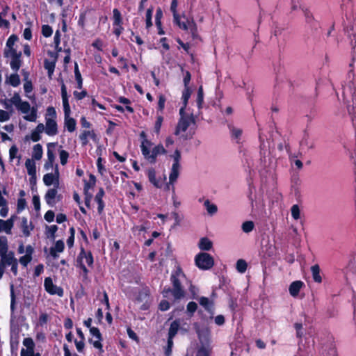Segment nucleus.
<instances>
[{"label": "nucleus", "mask_w": 356, "mask_h": 356, "mask_svg": "<svg viewBox=\"0 0 356 356\" xmlns=\"http://www.w3.org/2000/svg\"><path fill=\"white\" fill-rule=\"evenodd\" d=\"M186 279V275L182 269L178 267L170 275V282L172 287L165 286L162 291V295L165 298L172 296L174 300H179L186 296L184 287L181 284L183 280Z\"/></svg>", "instance_id": "obj_1"}, {"label": "nucleus", "mask_w": 356, "mask_h": 356, "mask_svg": "<svg viewBox=\"0 0 356 356\" xmlns=\"http://www.w3.org/2000/svg\"><path fill=\"white\" fill-rule=\"evenodd\" d=\"M61 97L64 111V124L69 132H73L76 129V122L75 119L70 117L71 108L69 103V96L67 92V88L63 81L61 80Z\"/></svg>", "instance_id": "obj_2"}, {"label": "nucleus", "mask_w": 356, "mask_h": 356, "mask_svg": "<svg viewBox=\"0 0 356 356\" xmlns=\"http://www.w3.org/2000/svg\"><path fill=\"white\" fill-rule=\"evenodd\" d=\"M152 145L153 143L150 140L145 139L141 142L140 149L142 154L145 159H147L150 163H155L156 162L158 155L165 154L167 151L161 144L156 145L152 150L150 151V147Z\"/></svg>", "instance_id": "obj_3"}, {"label": "nucleus", "mask_w": 356, "mask_h": 356, "mask_svg": "<svg viewBox=\"0 0 356 356\" xmlns=\"http://www.w3.org/2000/svg\"><path fill=\"white\" fill-rule=\"evenodd\" d=\"M342 87L343 97L346 98L347 96H351L353 98V104L352 106H348V111L349 115L352 116L353 125L356 127V97H355L356 91L355 86L352 80H350L348 85H343Z\"/></svg>", "instance_id": "obj_4"}, {"label": "nucleus", "mask_w": 356, "mask_h": 356, "mask_svg": "<svg viewBox=\"0 0 356 356\" xmlns=\"http://www.w3.org/2000/svg\"><path fill=\"white\" fill-rule=\"evenodd\" d=\"M173 22L179 29L184 31L190 29L193 38L195 39L197 37V26L193 19L190 21L185 15L180 16L178 15L177 19L173 18Z\"/></svg>", "instance_id": "obj_5"}, {"label": "nucleus", "mask_w": 356, "mask_h": 356, "mask_svg": "<svg viewBox=\"0 0 356 356\" xmlns=\"http://www.w3.org/2000/svg\"><path fill=\"white\" fill-rule=\"evenodd\" d=\"M195 263L198 268L206 270L214 266V259L209 253L200 252L195 257Z\"/></svg>", "instance_id": "obj_6"}, {"label": "nucleus", "mask_w": 356, "mask_h": 356, "mask_svg": "<svg viewBox=\"0 0 356 356\" xmlns=\"http://www.w3.org/2000/svg\"><path fill=\"white\" fill-rule=\"evenodd\" d=\"M17 110L20 111L22 113L26 114L30 111L29 115L24 116V119L29 122H35L37 120V108L35 107L31 108L30 104L26 101H22L19 105L16 107Z\"/></svg>", "instance_id": "obj_7"}, {"label": "nucleus", "mask_w": 356, "mask_h": 356, "mask_svg": "<svg viewBox=\"0 0 356 356\" xmlns=\"http://www.w3.org/2000/svg\"><path fill=\"white\" fill-rule=\"evenodd\" d=\"M47 55L49 56V59L45 58L44 60V67L47 70L48 76L51 79L56 67L57 62V52H53L51 51H47Z\"/></svg>", "instance_id": "obj_8"}, {"label": "nucleus", "mask_w": 356, "mask_h": 356, "mask_svg": "<svg viewBox=\"0 0 356 356\" xmlns=\"http://www.w3.org/2000/svg\"><path fill=\"white\" fill-rule=\"evenodd\" d=\"M44 287L45 291L50 295H57L59 297H63L64 292L63 289L53 283L52 279L50 277H46L44 281Z\"/></svg>", "instance_id": "obj_9"}, {"label": "nucleus", "mask_w": 356, "mask_h": 356, "mask_svg": "<svg viewBox=\"0 0 356 356\" xmlns=\"http://www.w3.org/2000/svg\"><path fill=\"white\" fill-rule=\"evenodd\" d=\"M113 33L116 36H120L122 33L124 28L122 27L123 20L121 13L117 8H114L113 10Z\"/></svg>", "instance_id": "obj_10"}, {"label": "nucleus", "mask_w": 356, "mask_h": 356, "mask_svg": "<svg viewBox=\"0 0 356 356\" xmlns=\"http://www.w3.org/2000/svg\"><path fill=\"white\" fill-rule=\"evenodd\" d=\"M10 49V56H11V61H10V67L15 71L17 72L21 67L22 60H21V52H17L13 47V46H7Z\"/></svg>", "instance_id": "obj_11"}, {"label": "nucleus", "mask_w": 356, "mask_h": 356, "mask_svg": "<svg viewBox=\"0 0 356 356\" xmlns=\"http://www.w3.org/2000/svg\"><path fill=\"white\" fill-rule=\"evenodd\" d=\"M83 259L89 267H93L94 258L90 251H86L84 248L81 247L80 252L76 259L77 264L83 263Z\"/></svg>", "instance_id": "obj_12"}, {"label": "nucleus", "mask_w": 356, "mask_h": 356, "mask_svg": "<svg viewBox=\"0 0 356 356\" xmlns=\"http://www.w3.org/2000/svg\"><path fill=\"white\" fill-rule=\"evenodd\" d=\"M150 296L149 289L148 287L143 288L138 291L137 296L136 297V301L138 302H143L140 307L141 310H146L149 306L147 305V302Z\"/></svg>", "instance_id": "obj_13"}, {"label": "nucleus", "mask_w": 356, "mask_h": 356, "mask_svg": "<svg viewBox=\"0 0 356 356\" xmlns=\"http://www.w3.org/2000/svg\"><path fill=\"white\" fill-rule=\"evenodd\" d=\"M191 122H194L193 117L191 116L190 118L186 117L184 118L181 117L176 127L175 131V135L178 136L180 133V131H186L188 127L190 126V123Z\"/></svg>", "instance_id": "obj_14"}, {"label": "nucleus", "mask_w": 356, "mask_h": 356, "mask_svg": "<svg viewBox=\"0 0 356 356\" xmlns=\"http://www.w3.org/2000/svg\"><path fill=\"white\" fill-rule=\"evenodd\" d=\"M46 126L44 131L48 136H55L58 134V125L56 120L45 117Z\"/></svg>", "instance_id": "obj_15"}, {"label": "nucleus", "mask_w": 356, "mask_h": 356, "mask_svg": "<svg viewBox=\"0 0 356 356\" xmlns=\"http://www.w3.org/2000/svg\"><path fill=\"white\" fill-rule=\"evenodd\" d=\"M58 165H56V175L52 173H47L43 177V181L46 186H51L53 184L56 185V187L58 186Z\"/></svg>", "instance_id": "obj_16"}, {"label": "nucleus", "mask_w": 356, "mask_h": 356, "mask_svg": "<svg viewBox=\"0 0 356 356\" xmlns=\"http://www.w3.org/2000/svg\"><path fill=\"white\" fill-rule=\"evenodd\" d=\"M15 216H12L6 220L0 219V232H5L8 234H11V230L14 226Z\"/></svg>", "instance_id": "obj_17"}, {"label": "nucleus", "mask_w": 356, "mask_h": 356, "mask_svg": "<svg viewBox=\"0 0 356 356\" xmlns=\"http://www.w3.org/2000/svg\"><path fill=\"white\" fill-rule=\"evenodd\" d=\"M51 146H53V147L55 146V143H49L48 144V149H47V160L45 161L44 165V168L46 170H48L53 167L54 162L55 160V154H54V152L50 149V147H51Z\"/></svg>", "instance_id": "obj_18"}, {"label": "nucleus", "mask_w": 356, "mask_h": 356, "mask_svg": "<svg viewBox=\"0 0 356 356\" xmlns=\"http://www.w3.org/2000/svg\"><path fill=\"white\" fill-rule=\"evenodd\" d=\"M1 260L6 266H10L14 263L17 259L15 257L14 252L5 250L4 252H0Z\"/></svg>", "instance_id": "obj_19"}, {"label": "nucleus", "mask_w": 356, "mask_h": 356, "mask_svg": "<svg viewBox=\"0 0 356 356\" xmlns=\"http://www.w3.org/2000/svg\"><path fill=\"white\" fill-rule=\"evenodd\" d=\"M57 193H58L57 187L50 188L47 191V193L44 195V200L46 201V203L49 206L54 207L56 204V202L55 201V198L57 195Z\"/></svg>", "instance_id": "obj_20"}, {"label": "nucleus", "mask_w": 356, "mask_h": 356, "mask_svg": "<svg viewBox=\"0 0 356 356\" xmlns=\"http://www.w3.org/2000/svg\"><path fill=\"white\" fill-rule=\"evenodd\" d=\"M104 195H105L104 190L102 187H101L99 188V191L97 192V193L95 195V200L97 203V205H98L97 211H98L99 214H101L103 212L104 207H105L104 202L103 201V197L104 196Z\"/></svg>", "instance_id": "obj_21"}, {"label": "nucleus", "mask_w": 356, "mask_h": 356, "mask_svg": "<svg viewBox=\"0 0 356 356\" xmlns=\"http://www.w3.org/2000/svg\"><path fill=\"white\" fill-rule=\"evenodd\" d=\"M303 286L304 283L300 280L293 282L289 288L290 295L293 297H296Z\"/></svg>", "instance_id": "obj_22"}, {"label": "nucleus", "mask_w": 356, "mask_h": 356, "mask_svg": "<svg viewBox=\"0 0 356 356\" xmlns=\"http://www.w3.org/2000/svg\"><path fill=\"white\" fill-rule=\"evenodd\" d=\"M199 303L211 315L213 314V302L210 301L207 297L202 296L199 299Z\"/></svg>", "instance_id": "obj_23"}, {"label": "nucleus", "mask_w": 356, "mask_h": 356, "mask_svg": "<svg viewBox=\"0 0 356 356\" xmlns=\"http://www.w3.org/2000/svg\"><path fill=\"white\" fill-rule=\"evenodd\" d=\"M180 328V321L179 319H175L173 321L170 325V328L168 330V338L174 339V337L177 334Z\"/></svg>", "instance_id": "obj_24"}, {"label": "nucleus", "mask_w": 356, "mask_h": 356, "mask_svg": "<svg viewBox=\"0 0 356 356\" xmlns=\"http://www.w3.org/2000/svg\"><path fill=\"white\" fill-rule=\"evenodd\" d=\"M44 130V126L43 124L40 123L37 125L35 129L32 131L31 134V139L33 142H38L41 139L40 134L42 133Z\"/></svg>", "instance_id": "obj_25"}, {"label": "nucleus", "mask_w": 356, "mask_h": 356, "mask_svg": "<svg viewBox=\"0 0 356 356\" xmlns=\"http://www.w3.org/2000/svg\"><path fill=\"white\" fill-rule=\"evenodd\" d=\"M163 17V11L161 8H158L156 10L155 15V24L158 29V33L159 35L164 34V31L162 29L161 19Z\"/></svg>", "instance_id": "obj_26"}, {"label": "nucleus", "mask_w": 356, "mask_h": 356, "mask_svg": "<svg viewBox=\"0 0 356 356\" xmlns=\"http://www.w3.org/2000/svg\"><path fill=\"white\" fill-rule=\"evenodd\" d=\"M149 181L156 188H161L162 183L161 181L157 180L156 177V172L155 170L151 168L148 170L147 173Z\"/></svg>", "instance_id": "obj_27"}, {"label": "nucleus", "mask_w": 356, "mask_h": 356, "mask_svg": "<svg viewBox=\"0 0 356 356\" xmlns=\"http://www.w3.org/2000/svg\"><path fill=\"white\" fill-rule=\"evenodd\" d=\"M213 243L207 237L200 240L198 247L201 250L209 251L212 248Z\"/></svg>", "instance_id": "obj_28"}, {"label": "nucleus", "mask_w": 356, "mask_h": 356, "mask_svg": "<svg viewBox=\"0 0 356 356\" xmlns=\"http://www.w3.org/2000/svg\"><path fill=\"white\" fill-rule=\"evenodd\" d=\"M313 280L316 283L322 282V277L321 276V269L318 264H315L311 267Z\"/></svg>", "instance_id": "obj_29"}, {"label": "nucleus", "mask_w": 356, "mask_h": 356, "mask_svg": "<svg viewBox=\"0 0 356 356\" xmlns=\"http://www.w3.org/2000/svg\"><path fill=\"white\" fill-rule=\"evenodd\" d=\"M43 150L42 146L38 143L33 147L32 159L33 160H40L42 157Z\"/></svg>", "instance_id": "obj_30"}, {"label": "nucleus", "mask_w": 356, "mask_h": 356, "mask_svg": "<svg viewBox=\"0 0 356 356\" xmlns=\"http://www.w3.org/2000/svg\"><path fill=\"white\" fill-rule=\"evenodd\" d=\"M94 337H96L97 339V340L93 341L92 339H89V342L92 343L93 346L95 348L98 349L100 353H104L103 345L102 343L103 337H102L101 332L98 333L97 334L95 335Z\"/></svg>", "instance_id": "obj_31"}, {"label": "nucleus", "mask_w": 356, "mask_h": 356, "mask_svg": "<svg viewBox=\"0 0 356 356\" xmlns=\"http://www.w3.org/2000/svg\"><path fill=\"white\" fill-rule=\"evenodd\" d=\"M25 166L29 175H36V165L33 159H27L25 162Z\"/></svg>", "instance_id": "obj_32"}, {"label": "nucleus", "mask_w": 356, "mask_h": 356, "mask_svg": "<svg viewBox=\"0 0 356 356\" xmlns=\"http://www.w3.org/2000/svg\"><path fill=\"white\" fill-rule=\"evenodd\" d=\"M6 82H8L13 87L19 86L21 82L19 75L17 73L10 74V76L7 79Z\"/></svg>", "instance_id": "obj_33"}, {"label": "nucleus", "mask_w": 356, "mask_h": 356, "mask_svg": "<svg viewBox=\"0 0 356 356\" xmlns=\"http://www.w3.org/2000/svg\"><path fill=\"white\" fill-rule=\"evenodd\" d=\"M74 76H75V79H76V81L77 83V88L81 89L83 87V79H82V76H81V72L79 71V66H78L77 63H75V65H74Z\"/></svg>", "instance_id": "obj_34"}, {"label": "nucleus", "mask_w": 356, "mask_h": 356, "mask_svg": "<svg viewBox=\"0 0 356 356\" xmlns=\"http://www.w3.org/2000/svg\"><path fill=\"white\" fill-rule=\"evenodd\" d=\"M83 191H89V189L93 188L96 184V177L92 174L89 176L88 181H84Z\"/></svg>", "instance_id": "obj_35"}, {"label": "nucleus", "mask_w": 356, "mask_h": 356, "mask_svg": "<svg viewBox=\"0 0 356 356\" xmlns=\"http://www.w3.org/2000/svg\"><path fill=\"white\" fill-rule=\"evenodd\" d=\"M204 206L205 207L208 213L211 216L215 214L218 211L217 206L214 204H211L209 200H206L204 201Z\"/></svg>", "instance_id": "obj_36"}, {"label": "nucleus", "mask_w": 356, "mask_h": 356, "mask_svg": "<svg viewBox=\"0 0 356 356\" xmlns=\"http://www.w3.org/2000/svg\"><path fill=\"white\" fill-rule=\"evenodd\" d=\"M21 229L24 236L28 237L31 235L30 229L28 226V220L26 217L22 218Z\"/></svg>", "instance_id": "obj_37"}, {"label": "nucleus", "mask_w": 356, "mask_h": 356, "mask_svg": "<svg viewBox=\"0 0 356 356\" xmlns=\"http://www.w3.org/2000/svg\"><path fill=\"white\" fill-rule=\"evenodd\" d=\"M247 268L248 264L244 259H240L236 261V268L238 272L243 273L246 271Z\"/></svg>", "instance_id": "obj_38"}, {"label": "nucleus", "mask_w": 356, "mask_h": 356, "mask_svg": "<svg viewBox=\"0 0 356 356\" xmlns=\"http://www.w3.org/2000/svg\"><path fill=\"white\" fill-rule=\"evenodd\" d=\"M192 91L190 88H184L182 92V103L184 104V106H186L188 104V99L191 97Z\"/></svg>", "instance_id": "obj_39"}, {"label": "nucleus", "mask_w": 356, "mask_h": 356, "mask_svg": "<svg viewBox=\"0 0 356 356\" xmlns=\"http://www.w3.org/2000/svg\"><path fill=\"white\" fill-rule=\"evenodd\" d=\"M196 102H197V107L199 108H201L202 107V104L204 102V92H203V88L202 86H200L198 88Z\"/></svg>", "instance_id": "obj_40"}, {"label": "nucleus", "mask_w": 356, "mask_h": 356, "mask_svg": "<svg viewBox=\"0 0 356 356\" xmlns=\"http://www.w3.org/2000/svg\"><path fill=\"white\" fill-rule=\"evenodd\" d=\"M302 11L305 17L306 23L313 25L314 22V17L312 13L307 8H302Z\"/></svg>", "instance_id": "obj_41"}, {"label": "nucleus", "mask_w": 356, "mask_h": 356, "mask_svg": "<svg viewBox=\"0 0 356 356\" xmlns=\"http://www.w3.org/2000/svg\"><path fill=\"white\" fill-rule=\"evenodd\" d=\"M90 132L88 130H84L79 134V139L82 146H86L88 143V138L89 137Z\"/></svg>", "instance_id": "obj_42"}, {"label": "nucleus", "mask_w": 356, "mask_h": 356, "mask_svg": "<svg viewBox=\"0 0 356 356\" xmlns=\"http://www.w3.org/2000/svg\"><path fill=\"white\" fill-rule=\"evenodd\" d=\"M16 296L13 284L10 285V310L13 312L15 309Z\"/></svg>", "instance_id": "obj_43"}, {"label": "nucleus", "mask_w": 356, "mask_h": 356, "mask_svg": "<svg viewBox=\"0 0 356 356\" xmlns=\"http://www.w3.org/2000/svg\"><path fill=\"white\" fill-rule=\"evenodd\" d=\"M197 309V305L196 302L191 301L189 302L186 306L187 312L189 314L190 316H193L194 313L196 312Z\"/></svg>", "instance_id": "obj_44"}, {"label": "nucleus", "mask_w": 356, "mask_h": 356, "mask_svg": "<svg viewBox=\"0 0 356 356\" xmlns=\"http://www.w3.org/2000/svg\"><path fill=\"white\" fill-rule=\"evenodd\" d=\"M59 157L60 163L62 165H65L67 163V159L69 158V153L64 149H61L59 151Z\"/></svg>", "instance_id": "obj_45"}, {"label": "nucleus", "mask_w": 356, "mask_h": 356, "mask_svg": "<svg viewBox=\"0 0 356 356\" xmlns=\"http://www.w3.org/2000/svg\"><path fill=\"white\" fill-rule=\"evenodd\" d=\"M254 225L252 221H245L242 224V229L245 233H249L254 229Z\"/></svg>", "instance_id": "obj_46"}, {"label": "nucleus", "mask_w": 356, "mask_h": 356, "mask_svg": "<svg viewBox=\"0 0 356 356\" xmlns=\"http://www.w3.org/2000/svg\"><path fill=\"white\" fill-rule=\"evenodd\" d=\"M173 344H174L173 339H170V338H168L167 345L165 347V356H171Z\"/></svg>", "instance_id": "obj_47"}, {"label": "nucleus", "mask_w": 356, "mask_h": 356, "mask_svg": "<svg viewBox=\"0 0 356 356\" xmlns=\"http://www.w3.org/2000/svg\"><path fill=\"white\" fill-rule=\"evenodd\" d=\"M153 8H149L146 11V28L149 29L152 26V17Z\"/></svg>", "instance_id": "obj_48"}, {"label": "nucleus", "mask_w": 356, "mask_h": 356, "mask_svg": "<svg viewBox=\"0 0 356 356\" xmlns=\"http://www.w3.org/2000/svg\"><path fill=\"white\" fill-rule=\"evenodd\" d=\"M32 259H33V257L32 256H29V255L25 254L24 255L22 256L19 259L18 261L24 267H26L28 266V264L32 261Z\"/></svg>", "instance_id": "obj_49"}, {"label": "nucleus", "mask_w": 356, "mask_h": 356, "mask_svg": "<svg viewBox=\"0 0 356 356\" xmlns=\"http://www.w3.org/2000/svg\"><path fill=\"white\" fill-rule=\"evenodd\" d=\"M291 216L295 220H298L300 217V210L298 204H294L291 209Z\"/></svg>", "instance_id": "obj_50"}, {"label": "nucleus", "mask_w": 356, "mask_h": 356, "mask_svg": "<svg viewBox=\"0 0 356 356\" xmlns=\"http://www.w3.org/2000/svg\"><path fill=\"white\" fill-rule=\"evenodd\" d=\"M8 250V239L6 236H0V252Z\"/></svg>", "instance_id": "obj_51"}, {"label": "nucleus", "mask_w": 356, "mask_h": 356, "mask_svg": "<svg viewBox=\"0 0 356 356\" xmlns=\"http://www.w3.org/2000/svg\"><path fill=\"white\" fill-rule=\"evenodd\" d=\"M53 29L51 26L48 24L42 25V34L45 37L48 38L51 35Z\"/></svg>", "instance_id": "obj_52"}, {"label": "nucleus", "mask_w": 356, "mask_h": 356, "mask_svg": "<svg viewBox=\"0 0 356 356\" xmlns=\"http://www.w3.org/2000/svg\"><path fill=\"white\" fill-rule=\"evenodd\" d=\"M178 0H172L170 4V11L172 13L173 18L177 19V15H179L177 13Z\"/></svg>", "instance_id": "obj_53"}, {"label": "nucleus", "mask_w": 356, "mask_h": 356, "mask_svg": "<svg viewBox=\"0 0 356 356\" xmlns=\"http://www.w3.org/2000/svg\"><path fill=\"white\" fill-rule=\"evenodd\" d=\"M9 102L15 105V107H17L19 104L22 102L20 95L19 93H14L13 96L9 99Z\"/></svg>", "instance_id": "obj_54"}, {"label": "nucleus", "mask_w": 356, "mask_h": 356, "mask_svg": "<svg viewBox=\"0 0 356 356\" xmlns=\"http://www.w3.org/2000/svg\"><path fill=\"white\" fill-rule=\"evenodd\" d=\"M163 121V116H161V115L157 116L155 124H154V132L156 134H159V132H160V129H161Z\"/></svg>", "instance_id": "obj_55"}, {"label": "nucleus", "mask_w": 356, "mask_h": 356, "mask_svg": "<svg viewBox=\"0 0 356 356\" xmlns=\"http://www.w3.org/2000/svg\"><path fill=\"white\" fill-rule=\"evenodd\" d=\"M46 228L47 229V234H49V236L51 238L54 239L56 237V232L58 230V227L56 225H53L51 226H46Z\"/></svg>", "instance_id": "obj_56"}, {"label": "nucleus", "mask_w": 356, "mask_h": 356, "mask_svg": "<svg viewBox=\"0 0 356 356\" xmlns=\"http://www.w3.org/2000/svg\"><path fill=\"white\" fill-rule=\"evenodd\" d=\"M232 137L235 139H239L242 135V130L238 128H235L234 127H229Z\"/></svg>", "instance_id": "obj_57"}, {"label": "nucleus", "mask_w": 356, "mask_h": 356, "mask_svg": "<svg viewBox=\"0 0 356 356\" xmlns=\"http://www.w3.org/2000/svg\"><path fill=\"white\" fill-rule=\"evenodd\" d=\"M26 207V201L24 198H19L17 204V212L24 210Z\"/></svg>", "instance_id": "obj_58"}, {"label": "nucleus", "mask_w": 356, "mask_h": 356, "mask_svg": "<svg viewBox=\"0 0 356 356\" xmlns=\"http://www.w3.org/2000/svg\"><path fill=\"white\" fill-rule=\"evenodd\" d=\"M23 345L26 348V349L35 348V343L31 337L24 338L23 340Z\"/></svg>", "instance_id": "obj_59"}, {"label": "nucleus", "mask_w": 356, "mask_h": 356, "mask_svg": "<svg viewBox=\"0 0 356 356\" xmlns=\"http://www.w3.org/2000/svg\"><path fill=\"white\" fill-rule=\"evenodd\" d=\"M165 97L163 95H160L159 97V102H158V111L163 112L164 108H165Z\"/></svg>", "instance_id": "obj_60"}, {"label": "nucleus", "mask_w": 356, "mask_h": 356, "mask_svg": "<svg viewBox=\"0 0 356 356\" xmlns=\"http://www.w3.org/2000/svg\"><path fill=\"white\" fill-rule=\"evenodd\" d=\"M170 307V302L166 300H163L160 302L159 305V309L162 312H165L168 310Z\"/></svg>", "instance_id": "obj_61"}, {"label": "nucleus", "mask_w": 356, "mask_h": 356, "mask_svg": "<svg viewBox=\"0 0 356 356\" xmlns=\"http://www.w3.org/2000/svg\"><path fill=\"white\" fill-rule=\"evenodd\" d=\"M73 95L76 100H81L88 95V92L86 90H83L81 92L75 90L74 91Z\"/></svg>", "instance_id": "obj_62"}, {"label": "nucleus", "mask_w": 356, "mask_h": 356, "mask_svg": "<svg viewBox=\"0 0 356 356\" xmlns=\"http://www.w3.org/2000/svg\"><path fill=\"white\" fill-rule=\"evenodd\" d=\"M47 118L51 117V119L56 120V109L53 106H49L47 109L46 116Z\"/></svg>", "instance_id": "obj_63"}, {"label": "nucleus", "mask_w": 356, "mask_h": 356, "mask_svg": "<svg viewBox=\"0 0 356 356\" xmlns=\"http://www.w3.org/2000/svg\"><path fill=\"white\" fill-rule=\"evenodd\" d=\"M35 348H22L20 352V356H33L35 353Z\"/></svg>", "instance_id": "obj_64"}]
</instances>
